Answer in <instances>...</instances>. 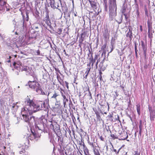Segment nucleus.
I'll return each mask as SVG.
<instances>
[{
	"mask_svg": "<svg viewBox=\"0 0 155 155\" xmlns=\"http://www.w3.org/2000/svg\"><path fill=\"white\" fill-rule=\"evenodd\" d=\"M30 96H28L25 101V104L21 109V114L23 116V120L28 123L30 120L29 115H31L36 112L38 108H35L33 106V101L31 98Z\"/></svg>",
	"mask_w": 155,
	"mask_h": 155,
	"instance_id": "f257e3e1",
	"label": "nucleus"
},
{
	"mask_svg": "<svg viewBox=\"0 0 155 155\" xmlns=\"http://www.w3.org/2000/svg\"><path fill=\"white\" fill-rule=\"evenodd\" d=\"M46 121L45 118L37 119L34 117L32 116L30 117V120L28 123L31 127L34 125L35 127L33 130L38 133V136L39 137L44 129V124Z\"/></svg>",
	"mask_w": 155,
	"mask_h": 155,
	"instance_id": "f03ea898",
	"label": "nucleus"
},
{
	"mask_svg": "<svg viewBox=\"0 0 155 155\" xmlns=\"http://www.w3.org/2000/svg\"><path fill=\"white\" fill-rule=\"evenodd\" d=\"M109 20L112 21L115 19L117 14V6L116 0H110Z\"/></svg>",
	"mask_w": 155,
	"mask_h": 155,
	"instance_id": "7ed1b4c3",
	"label": "nucleus"
},
{
	"mask_svg": "<svg viewBox=\"0 0 155 155\" xmlns=\"http://www.w3.org/2000/svg\"><path fill=\"white\" fill-rule=\"evenodd\" d=\"M14 68L13 69V71H15L16 74L17 75H18L19 72L20 71H25L26 72L29 68L27 66L23 67L21 65V63L20 61H17L16 62H15L13 64Z\"/></svg>",
	"mask_w": 155,
	"mask_h": 155,
	"instance_id": "20e7f679",
	"label": "nucleus"
},
{
	"mask_svg": "<svg viewBox=\"0 0 155 155\" xmlns=\"http://www.w3.org/2000/svg\"><path fill=\"white\" fill-rule=\"evenodd\" d=\"M37 77H35L33 80L30 81L28 82V84L29 87L33 89L36 91H38L39 87H40L39 83L37 82Z\"/></svg>",
	"mask_w": 155,
	"mask_h": 155,
	"instance_id": "39448f33",
	"label": "nucleus"
},
{
	"mask_svg": "<svg viewBox=\"0 0 155 155\" xmlns=\"http://www.w3.org/2000/svg\"><path fill=\"white\" fill-rule=\"evenodd\" d=\"M33 104L34 108H38V110L36 111V112L40 110H45L46 109L45 106V103L43 101H40L36 104L33 102Z\"/></svg>",
	"mask_w": 155,
	"mask_h": 155,
	"instance_id": "423d86ee",
	"label": "nucleus"
},
{
	"mask_svg": "<svg viewBox=\"0 0 155 155\" xmlns=\"http://www.w3.org/2000/svg\"><path fill=\"white\" fill-rule=\"evenodd\" d=\"M31 134L28 137V139H30L31 140H34L36 141L38 140L40 137L41 135L40 134V136L38 137V133L33 131V130L31 127Z\"/></svg>",
	"mask_w": 155,
	"mask_h": 155,
	"instance_id": "0eeeda50",
	"label": "nucleus"
},
{
	"mask_svg": "<svg viewBox=\"0 0 155 155\" xmlns=\"http://www.w3.org/2000/svg\"><path fill=\"white\" fill-rule=\"evenodd\" d=\"M0 6H3L4 10H5L6 11H9L10 10L8 6V5L6 4L5 0H0Z\"/></svg>",
	"mask_w": 155,
	"mask_h": 155,
	"instance_id": "6e6552de",
	"label": "nucleus"
},
{
	"mask_svg": "<svg viewBox=\"0 0 155 155\" xmlns=\"http://www.w3.org/2000/svg\"><path fill=\"white\" fill-rule=\"evenodd\" d=\"M44 21L49 26H51V23L50 21L48 14H46L45 17L44 18Z\"/></svg>",
	"mask_w": 155,
	"mask_h": 155,
	"instance_id": "1a4fd4ad",
	"label": "nucleus"
},
{
	"mask_svg": "<svg viewBox=\"0 0 155 155\" xmlns=\"http://www.w3.org/2000/svg\"><path fill=\"white\" fill-rule=\"evenodd\" d=\"M53 121H54L52 120H51L50 121H49V122L50 123V124H49L50 125V128L51 129H53L54 131H55V130H59V126L58 124H57L56 123H55V125H56V128H54V125L53 124Z\"/></svg>",
	"mask_w": 155,
	"mask_h": 155,
	"instance_id": "9d476101",
	"label": "nucleus"
},
{
	"mask_svg": "<svg viewBox=\"0 0 155 155\" xmlns=\"http://www.w3.org/2000/svg\"><path fill=\"white\" fill-rule=\"evenodd\" d=\"M26 74L28 75H30L34 78L35 77H37L36 75L34 74V72L32 70L29 69V68L28 69L26 72Z\"/></svg>",
	"mask_w": 155,
	"mask_h": 155,
	"instance_id": "9b49d317",
	"label": "nucleus"
},
{
	"mask_svg": "<svg viewBox=\"0 0 155 155\" xmlns=\"http://www.w3.org/2000/svg\"><path fill=\"white\" fill-rule=\"evenodd\" d=\"M103 37L106 39L108 38L109 37V33L107 30H106L103 34Z\"/></svg>",
	"mask_w": 155,
	"mask_h": 155,
	"instance_id": "f8f14e48",
	"label": "nucleus"
},
{
	"mask_svg": "<svg viewBox=\"0 0 155 155\" xmlns=\"http://www.w3.org/2000/svg\"><path fill=\"white\" fill-rule=\"evenodd\" d=\"M59 95V94L58 93L55 91L54 94H53V96L51 97V98L54 99L55 101H57V97Z\"/></svg>",
	"mask_w": 155,
	"mask_h": 155,
	"instance_id": "ddd939ff",
	"label": "nucleus"
},
{
	"mask_svg": "<svg viewBox=\"0 0 155 155\" xmlns=\"http://www.w3.org/2000/svg\"><path fill=\"white\" fill-rule=\"evenodd\" d=\"M126 37H129L130 38H131L133 37L132 35V30L130 28H129V31L128 33L126 34Z\"/></svg>",
	"mask_w": 155,
	"mask_h": 155,
	"instance_id": "4468645a",
	"label": "nucleus"
},
{
	"mask_svg": "<svg viewBox=\"0 0 155 155\" xmlns=\"http://www.w3.org/2000/svg\"><path fill=\"white\" fill-rule=\"evenodd\" d=\"M89 62L91 64V66L93 67L94 64L95 62V60L93 58L92 56V54L91 53V57L89 58Z\"/></svg>",
	"mask_w": 155,
	"mask_h": 155,
	"instance_id": "2eb2a0df",
	"label": "nucleus"
},
{
	"mask_svg": "<svg viewBox=\"0 0 155 155\" xmlns=\"http://www.w3.org/2000/svg\"><path fill=\"white\" fill-rule=\"evenodd\" d=\"M38 90L39 91H36L37 93L38 94H41L42 95H44L45 94V93L42 90H41V87H39V89Z\"/></svg>",
	"mask_w": 155,
	"mask_h": 155,
	"instance_id": "dca6fc26",
	"label": "nucleus"
},
{
	"mask_svg": "<svg viewBox=\"0 0 155 155\" xmlns=\"http://www.w3.org/2000/svg\"><path fill=\"white\" fill-rule=\"evenodd\" d=\"M137 111L139 114L140 115V105L139 104H138L137 105Z\"/></svg>",
	"mask_w": 155,
	"mask_h": 155,
	"instance_id": "f3484780",
	"label": "nucleus"
},
{
	"mask_svg": "<svg viewBox=\"0 0 155 155\" xmlns=\"http://www.w3.org/2000/svg\"><path fill=\"white\" fill-rule=\"evenodd\" d=\"M94 155H100V154L98 150L94 149L93 150Z\"/></svg>",
	"mask_w": 155,
	"mask_h": 155,
	"instance_id": "a211bd4d",
	"label": "nucleus"
},
{
	"mask_svg": "<svg viewBox=\"0 0 155 155\" xmlns=\"http://www.w3.org/2000/svg\"><path fill=\"white\" fill-rule=\"evenodd\" d=\"M90 4L93 8H95L96 6V3L94 1H92V2H91Z\"/></svg>",
	"mask_w": 155,
	"mask_h": 155,
	"instance_id": "6ab92c4d",
	"label": "nucleus"
},
{
	"mask_svg": "<svg viewBox=\"0 0 155 155\" xmlns=\"http://www.w3.org/2000/svg\"><path fill=\"white\" fill-rule=\"evenodd\" d=\"M84 151L85 155H87L89 154L88 150L87 147H86L84 148Z\"/></svg>",
	"mask_w": 155,
	"mask_h": 155,
	"instance_id": "aec40b11",
	"label": "nucleus"
},
{
	"mask_svg": "<svg viewBox=\"0 0 155 155\" xmlns=\"http://www.w3.org/2000/svg\"><path fill=\"white\" fill-rule=\"evenodd\" d=\"M122 134L123 135L122 136V137L124 135H125V137H124L123 138H122V140H125L128 137V136L127 133H126L125 132H123V133H122Z\"/></svg>",
	"mask_w": 155,
	"mask_h": 155,
	"instance_id": "412c9836",
	"label": "nucleus"
},
{
	"mask_svg": "<svg viewBox=\"0 0 155 155\" xmlns=\"http://www.w3.org/2000/svg\"><path fill=\"white\" fill-rule=\"evenodd\" d=\"M114 40V38L113 39V38H112L111 40V45L112 47H113L114 45L115 44Z\"/></svg>",
	"mask_w": 155,
	"mask_h": 155,
	"instance_id": "4be33fe9",
	"label": "nucleus"
},
{
	"mask_svg": "<svg viewBox=\"0 0 155 155\" xmlns=\"http://www.w3.org/2000/svg\"><path fill=\"white\" fill-rule=\"evenodd\" d=\"M61 94L62 96L63 97V98H64L63 100H65L66 101H68V99L66 98V97L63 94V93L62 92H61Z\"/></svg>",
	"mask_w": 155,
	"mask_h": 155,
	"instance_id": "5701e85b",
	"label": "nucleus"
},
{
	"mask_svg": "<svg viewBox=\"0 0 155 155\" xmlns=\"http://www.w3.org/2000/svg\"><path fill=\"white\" fill-rule=\"evenodd\" d=\"M69 107H70V108L71 109L72 108H74V107H73V105L72 104V102L71 101L70 102V103L69 104Z\"/></svg>",
	"mask_w": 155,
	"mask_h": 155,
	"instance_id": "b1692460",
	"label": "nucleus"
},
{
	"mask_svg": "<svg viewBox=\"0 0 155 155\" xmlns=\"http://www.w3.org/2000/svg\"><path fill=\"white\" fill-rule=\"evenodd\" d=\"M90 69H91V68H88H88L87 70L85 72V73L87 74L86 75V77H87L88 75V74H89V72L90 71Z\"/></svg>",
	"mask_w": 155,
	"mask_h": 155,
	"instance_id": "393cba45",
	"label": "nucleus"
},
{
	"mask_svg": "<svg viewBox=\"0 0 155 155\" xmlns=\"http://www.w3.org/2000/svg\"><path fill=\"white\" fill-rule=\"evenodd\" d=\"M142 47L144 51L145 49V46L144 45V42L143 41L142 42Z\"/></svg>",
	"mask_w": 155,
	"mask_h": 155,
	"instance_id": "a878e982",
	"label": "nucleus"
},
{
	"mask_svg": "<svg viewBox=\"0 0 155 155\" xmlns=\"http://www.w3.org/2000/svg\"><path fill=\"white\" fill-rule=\"evenodd\" d=\"M148 109L150 112V113H151V112H152L153 111V110H153L152 109V107H151L149 106L148 107Z\"/></svg>",
	"mask_w": 155,
	"mask_h": 155,
	"instance_id": "bb28decb",
	"label": "nucleus"
},
{
	"mask_svg": "<svg viewBox=\"0 0 155 155\" xmlns=\"http://www.w3.org/2000/svg\"><path fill=\"white\" fill-rule=\"evenodd\" d=\"M134 152V155H140V153L138 150H136Z\"/></svg>",
	"mask_w": 155,
	"mask_h": 155,
	"instance_id": "cd10ccee",
	"label": "nucleus"
},
{
	"mask_svg": "<svg viewBox=\"0 0 155 155\" xmlns=\"http://www.w3.org/2000/svg\"><path fill=\"white\" fill-rule=\"evenodd\" d=\"M148 33H149V34H150V31L151 29V27L150 26L148 25Z\"/></svg>",
	"mask_w": 155,
	"mask_h": 155,
	"instance_id": "c85d7f7f",
	"label": "nucleus"
},
{
	"mask_svg": "<svg viewBox=\"0 0 155 155\" xmlns=\"http://www.w3.org/2000/svg\"><path fill=\"white\" fill-rule=\"evenodd\" d=\"M122 16H121V18H120V21H117V20H116V21L119 23V24H120L121 23L122 21Z\"/></svg>",
	"mask_w": 155,
	"mask_h": 155,
	"instance_id": "c756f323",
	"label": "nucleus"
},
{
	"mask_svg": "<svg viewBox=\"0 0 155 155\" xmlns=\"http://www.w3.org/2000/svg\"><path fill=\"white\" fill-rule=\"evenodd\" d=\"M36 38V37L35 36H33V37L30 36L29 37V39L30 40L31 39H35Z\"/></svg>",
	"mask_w": 155,
	"mask_h": 155,
	"instance_id": "7c9ffc66",
	"label": "nucleus"
},
{
	"mask_svg": "<svg viewBox=\"0 0 155 155\" xmlns=\"http://www.w3.org/2000/svg\"><path fill=\"white\" fill-rule=\"evenodd\" d=\"M37 54L38 55H40V51L39 50H37L36 51Z\"/></svg>",
	"mask_w": 155,
	"mask_h": 155,
	"instance_id": "2f4dec72",
	"label": "nucleus"
},
{
	"mask_svg": "<svg viewBox=\"0 0 155 155\" xmlns=\"http://www.w3.org/2000/svg\"><path fill=\"white\" fill-rule=\"evenodd\" d=\"M120 149H119L118 150V152H117V150H116V149H114V152H115V153H119V151H120Z\"/></svg>",
	"mask_w": 155,
	"mask_h": 155,
	"instance_id": "473e14b6",
	"label": "nucleus"
},
{
	"mask_svg": "<svg viewBox=\"0 0 155 155\" xmlns=\"http://www.w3.org/2000/svg\"><path fill=\"white\" fill-rule=\"evenodd\" d=\"M124 16H125V18L126 19V20H127V15L126 14H125V13H124Z\"/></svg>",
	"mask_w": 155,
	"mask_h": 155,
	"instance_id": "72a5a7b5",
	"label": "nucleus"
},
{
	"mask_svg": "<svg viewBox=\"0 0 155 155\" xmlns=\"http://www.w3.org/2000/svg\"><path fill=\"white\" fill-rule=\"evenodd\" d=\"M88 91L89 94V95L90 96V97L91 98L92 97L91 94V92L90 91H89V88H88Z\"/></svg>",
	"mask_w": 155,
	"mask_h": 155,
	"instance_id": "f704fd0d",
	"label": "nucleus"
},
{
	"mask_svg": "<svg viewBox=\"0 0 155 155\" xmlns=\"http://www.w3.org/2000/svg\"><path fill=\"white\" fill-rule=\"evenodd\" d=\"M111 137H112V138H117V137H115L114 134H111Z\"/></svg>",
	"mask_w": 155,
	"mask_h": 155,
	"instance_id": "c9c22d12",
	"label": "nucleus"
},
{
	"mask_svg": "<svg viewBox=\"0 0 155 155\" xmlns=\"http://www.w3.org/2000/svg\"><path fill=\"white\" fill-rule=\"evenodd\" d=\"M100 139L101 140L104 141V138H103V137L102 136H101L100 137Z\"/></svg>",
	"mask_w": 155,
	"mask_h": 155,
	"instance_id": "e433bc0d",
	"label": "nucleus"
},
{
	"mask_svg": "<svg viewBox=\"0 0 155 155\" xmlns=\"http://www.w3.org/2000/svg\"><path fill=\"white\" fill-rule=\"evenodd\" d=\"M89 144L92 146V147H94V145L93 143H90Z\"/></svg>",
	"mask_w": 155,
	"mask_h": 155,
	"instance_id": "4c0bfd02",
	"label": "nucleus"
},
{
	"mask_svg": "<svg viewBox=\"0 0 155 155\" xmlns=\"http://www.w3.org/2000/svg\"><path fill=\"white\" fill-rule=\"evenodd\" d=\"M112 115L110 114V115H108V117H109V118H111L112 117Z\"/></svg>",
	"mask_w": 155,
	"mask_h": 155,
	"instance_id": "58836bf2",
	"label": "nucleus"
},
{
	"mask_svg": "<svg viewBox=\"0 0 155 155\" xmlns=\"http://www.w3.org/2000/svg\"><path fill=\"white\" fill-rule=\"evenodd\" d=\"M66 86L67 87V88H68V83L66 82Z\"/></svg>",
	"mask_w": 155,
	"mask_h": 155,
	"instance_id": "ea45409f",
	"label": "nucleus"
},
{
	"mask_svg": "<svg viewBox=\"0 0 155 155\" xmlns=\"http://www.w3.org/2000/svg\"><path fill=\"white\" fill-rule=\"evenodd\" d=\"M91 63H90V62H89V63L87 64V66L88 67H89V68H90V65H91Z\"/></svg>",
	"mask_w": 155,
	"mask_h": 155,
	"instance_id": "a19ab883",
	"label": "nucleus"
},
{
	"mask_svg": "<svg viewBox=\"0 0 155 155\" xmlns=\"http://www.w3.org/2000/svg\"><path fill=\"white\" fill-rule=\"evenodd\" d=\"M107 5L106 4H105V10L106 11H107Z\"/></svg>",
	"mask_w": 155,
	"mask_h": 155,
	"instance_id": "79ce46f5",
	"label": "nucleus"
},
{
	"mask_svg": "<svg viewBox=\"0 0 155 155\" xmlns=\"http://www.w3.org/2000/svg\"><path fill=\"white\" fill-rule=\"evenodd\" d=\"M97 55H95V56L94 57V59L95 61V60L97 59Z\"/></svg>",
	"mask_w": 155,
	"mask_h": 155,
	"instance_id": "37998d69",
	"label": "nucleus"
},
{
	"mask_svg": "<svg viewBox=\"0 0 155 155\" xmlns=\"http://www.w3.org/2000/svg\"><path fill=\"white\" fill-rule=\"evenodd\" d=\"M66 101L65 100H63V104L64 106L66 104Z\"/></svg>",
	"mask_w": 155,
	"mask_h": 155,
	"instance_id": "c03bdc74",
	"label": "nucleus"
},
{
	"mask_svg": "<svg viewBox=\"0 0 155 155\" xmlns=\"http://www.w3.org/2000/svg\"><path fill=\"white\" fill-rule=\"evenodd\" d=\"M99 61V60H97V62H96V66H97V64H98V63Z\"/></svg>",
	"mask_w": 155,
	"mask_h": 155,
	"instance_id": "a18cd8bd",
	"label": "nucleus"
},
{
	"mask_svg": "<svg viewBox=\"0 0 155 155\" xmlns=\"http://www.w3.org/2000/svg\"><path fill=\"white\" fill-rule=\"evenodd\" d=\"M125 9H123V11H122V12L123 13H124L125 12Z\"/></svg>",
	"mask_w": 155,
	"mask_h": 155,
	"instance_id": "49530a36",
	"label": "nucleus"
},
{
	"mask_svg": "<svg viewBox=\"0 0 155 155\" xmlns=\"http://www.w3.org/2000/svg\"><path fill=\"white\" fill-rule=\"evenodd\" d=\"M134 49H135V50H137V46H136V45H135Z\"/></svg>",
	"mask_w": 155,
	"mask_h": 155,
	"instance_id": "de8ad7c7",
	"label": "nucleus"
},
{
	"mask_svg": "<svg viewBox=\"0 0 155 155\" xmlns=\"http://www.w3.org/2000/svg\"><path fill=\"white\" fill-rule=\"evenodd\" d=\"M59 1L60 2V4H61V7H62V4H61V0H59Z\"/></svg>",
	"mask_w": 155,
	"mask_h": 155,
	"instance_id": "09e8293b",
	"label": "nucleus"
},
{
	"mask_svg": "<svg viewBox=\"0 0 155 155\" xmlns=\"http://www.w3.org/2000/svg\"><path fill=\"white\" fill-rule=\"evenodd\" d=\"M99 78L100 80H101V79H102V77L101 75H100L99 77Z\"/></svg>",
	"mask_w": 155,
	"mask_h": 155,
	"instance_id": "8fccbe9b",
	"label": "nucleus"
},
{
	"mask_svg": "<svg viewBox=\"0 0 155 155\" xmlns=\"http://www.w3.org/2000/svg\"><path fill=\"white\" fill-rule=\"evenodd\" d=\"M117 96H118V94L116 92H115Z\"/></svg>",
	"mask_w": 155,
	"mask_h": 155,
	"instance_id": "3c124183",
	"label": "nucleus"
},
{
	"mask_svg": "<svg viewBox=\"0 0 155 155\" xmlns=\"http://www.w3.org/2000/svg\"><path fill=\"white\" fill-rule=\"evenodd\" d=\"M89 2V3H90V4L91 3V2H92V1H91L90 0H88Z\"/></svg>",
	"mask_w": 155,
	"mask_h": 155,
	"instance_id": "603ef678",
	"label": "nucleus"
},
{
	"mask_svg": "<svg viewBox=\"0 0 155 155\" xmlns=\"http://www.w3.org/2000/svg\"><path fill=\"white\" fill-rule=\"evenodd\" d=\"M89 2V3H90V4L91 3V2H92V1H91L90 0H88Z\"/></svg>",
	"mask_w": 155,
	"mask_h": 155,
	"instance_id": "864d4df0",
	"label": "nucleus"
},
{
	"mask_svg": "<svg viewBox=\"0 0 155 155\" xmlns=\"http://www.w3.org/2000/svg\"><path fill=\"white\" fill-rule=\"evenodd\" d=\"M135 52L136 54L137 55V50H135Z\"/></svg>",
	"mask_w": 155,
	"mask_h": 155,
	"instance_id": "5fc2aeb1",
	"label": "nucleus"
},
{
	"mask_svg": "<svg viewBox=\"0 0 155 155\" xmlns=\"http://www.w3.org/2000/svg\"><path fill=\"white\" fill-rule=\"evenodd\" d=\"M141 130H140V131L139 132V134H140V135H141Z\"/></svg>",
	"mask_w": 155,
	"mask_h": 155,
	"instance_id": "6e6d98bb",
	"label": "nucleus"
},
{
	"mask_svg": "<svg viewBox=\"0 0 155 155\" xmlns=\"http://www.w3.org/2000/svg\"><path fill=\"white\" fill-rule=\"evenodd\" d=\"M106 149H107H107H108V146H106Z\"/></svg>",
	"mask_w": 155,
	"mask_h": 155,
	"instance_id": "4d7b16f0",
	"label": "nucleus"
},
{
	"mask_svg": "<svg viewBox=\"0 0 155 155\" xmlns=\"http://www.w3.org/2000/svg\"><path fill=\"white\" fill-rule=\"evenodd\" d=\"M24 22L23 23V27H24Z\"/></svg>",
	"mask_w": 155,
	"mask_h": 155,
	"instance_id": "13d9d810",
	"label": "nucleus"
},
{
	"mask_svg": "<svg viewBox=\"0 0 155 155\" xmlns=\"http://www.w3.org/2000/svg\"><path fill=\"white\" fill-rule=\"evenodd\" d=\"M99 95V94H97V97H98V96Z\"/></svg>",
	"mask_w": 155,
	"mask_h": 155,
	"instance_id": "bf43d9fd",
	"label": "nucleus"
},
{
	"mask_svg": "<svg viewBox=\"0 0 155 155\" xmlns=\"http://www.w3.org/2000/svg\"><path fill=\"white\" fill-rule=\"evenodd\" d=\"M104 114H107V113H106V112H104Z\"/></svg>",
	"mask_w": 155,
	"mask_h": 155,
	"instance_id": "052dcab7",
	"label": "nucleus"
},
{
	"mask_svg": "<svg viewBox=\"0 0 155 155\" xmlns=\"http://www.w3.org/2000/svg\"><path fill=\"white\" fill-rule=\"evenodd\" d=\"M59 138H60V137H58V140H59Z\"/></svg>",
	"mask_w": 155,
	"mask_h": 155,
	"instance_id": "680f3d73",
	"label": "nucleus"
},
{
	"mask_svg": "<svg viewBox=\"0 0 155 155\" xmlns=\"http://www.w3.org/2000/svg\"><path fill=\"white\" fill-rule=\"evenodd\" d=\"M8 62H10V60L8 61Z\"/></svg>",
	"mask_w": 155,
	"mask_h": 155,
	"instance_id": "e2e57ef3",
	"label": "nucleus"
},
{
	"mask_svg": "<svg viewBox=\"0 0 155 155\" xmlns=\"http://www.w3.org/2000/svg\"><path fill=\"white\" fill-rule=\"evenodd\" d=\"M89 53H90V54H91V51H89Z\"/></svg>",
	"mask_w": 155,
	"mask_h": 155,
	"instance_id": "0e129e2a",
	"label": "nucleus"
},
{
	"mask_svg": "<svg viewBox=\"0 0 155 155\" xmlns=\"http://www.w3.org/2000/svg\"><path fill=\"white\" fill-rule=\"evenodd\" d=\"M9 57V58H11V56H10Z\"/></svg>",
	"mask_w": 155,
	"mask_h": 155,
	"instance_id": "69168bd1",
	"label": "nucleus"
},
{
	"mask_svg": "<svg viewBox=\"0 0 155 155\" xmlns=\"http://www.w3.org/2000/svg\"><path fill=\"white\" fill-rule=\"evenodd\" d=\"M117 117H118V118H119V116H118Z\"/></svg>",
	"mask_w": 155,
	"mask_h": 155,
	"instance_id": "338daca9",
	"label": "nucleus"
},
{
	"mask_svg": "<svg viewBox=\"0 0 155 155\" xmlns=\"http://www.w3.org/2000/svg\"><path fill=\"white\" fill-rule=\"evenodd\" d=\"M154 77H155V75L154 76Z\"/></svg>",
	"mask_w": 155,
	"mask_h": 155,
	"instance_id": "774afa93",
	"label": "nucleus"
}]
</instances>
